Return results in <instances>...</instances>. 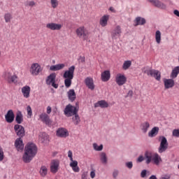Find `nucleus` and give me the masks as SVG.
<instances>
[{
	"instance_id": "1",
	"label": "nucleus",
	"mask_w": 179,
	"mask_h": 179,
	"mask_svg": "<svg viewBox=\"0 0 179 179\" xmlns=\"http://www.w3.org/2000/svg\"><path fill=\"white\" fill-rule=\"evenodd\" d=\"M37 155V146L33 143H28L24 148L22 156L24 163H30Z\"/></svg>"
},
{
	"instance_id": "2",
	"label": "nucleus",
	"mask_w": 179,
	"mask_h": 179,
	"mask_svg": "<svg viewBox=\"0 0 179 179\" xmlns=\"http://www.w3.org/2000/svg\"><path fill=\"white\" fill-rule=\"evenodd\" d=\"M76 33L79 38H82L84 41L87 40V38H89V35L90 34L89 30L85 27H78L76 30Z\"/></svg>"
},
{
	"instance_id": "3",
	"label": "nucleus",
	"mask_w": 179,
	"mask_h": 179,
	"mask_svg": "<svg viewBox=\"0 0 179 179\" xmlns=\"http://www.w3.org/2000/svg\"><path fill=\"white\" fill-rule=\"evenodd\" d=\"M68 157L70 159L71 162L69 166L71 167L73 171H74V173H79V171H80V168L78 166V161L73 160V154L71 150H69Z\"/></svg>"
},
{
	"instance_id": "4",
	"label": "nucleus",
	"mask_w": 179,
	"mask_h": 179,
	"mask_svg": "<svg viewBox=\"0 0 179 179\" xmlns=\"http://www.w3.org/2000/svg\"><path fill=\"white\" fill-rule=\"evenodd\" d=\"M160 144L158 148L159 153H164L167 149H169V142H167V138L163 136L159 137Z\"/></svg>"
},
{
	"instance_id": "5",
	"label": "nucleus",
	"mask_w": 179,
	"mask_h": 179,
	"mask_svg": "<svg viewBox=\"0 0 179 179\" xmlns=\"http://www.w3.org/2000/svg\"><path fill=\"white\" fill-rule=\"evenodd\" d=\"M78 111L79 110L76 108V106L69 104L66 106L64 113L66 117H72L73 115H75V114H78Z\"/></svg>"
},
{
	"instance_id": "6",
	"label": "nucleus",
	"mask_w": 179,
	"mask_h": 179,
	"mask_svg": "<svg viewBox=\"0 0 179 179\" xmlns=\"http://www.w3.org/2000/svg\"><path fill=\"white\" fill-rule=\"evenodd\" d=\"M57 79V74L55 73H50L46 78V85L54 87L55 89H58V84L55 83V80Z\"/></svg>"
},
{
	"instance_id": "7",
	"label": "nucleus",
	"mask_w": 179,
	"mask_h": 179,
	"mask_svg": "<svg viewBox=\"0 0 179 179\" xmlns=\"http://www.w3.org/2000/svg\"><path fill=\"white\" fill-rule=\"evenodd\" d=\"M122 34V29L120 25H117L116 27H115V28L110 32L112 40H117V38H120Z\"/></svg>"
},
{
	"instance_id": "8",
	"label": "nucleus",
	"mask_w": 179,
	"mask_h": 179,
	"mask_svg": "<svg viewBox=\"0 0 179 179\" xmlns=\"http://www.w3.org/2000/svg\"><path fill=\"white\" fill-rule=\"evenodd\" d=\"M42 71L43 69H41V66H40L38 63H33L31 65L29 72L33 76H37Z\"/></svg>"
},
{
	"instance_id": "9",
	"label": "nucleus",
	"mask_w": 179,
	"mask_h": 179,
	"mask_svg": "<svg viewBox=\"0 0 179 179\" xmlns=\"http://www.w3.org/2000/svg\"><path fill=\"white\" fill-rule=\"evenodd\" d=\"M3 76L8 83H17V76L16 75L12 76V73L9 71H6Z\"/></svg>"
},
{
	"instance_id": "10",
	"label": "nucleus",
	"mask_w": 179,
	"mask_h": 179,
	"mask_svg": "<svg viewBox=\"0 0 179 179\" xmlns=\"http://www.w3.org/2000/svg\"><path fill=\"white\" fill-rule=\"evenodd\" d=\"M145 73H146L148 76H152L156 79V80H160L162 79V76L160 74V72L157 70L155 69H150V70H146L144 71Z\"/></svg>"
},
{
	"instance_id": "11",
	"label": "nucleus",
	"mask_w": 179,
	"mask_h": 179,
	"mask_svg": "<svg viewBox=\"0 0 179 179\" xmlns=\"http://www.w3.org/2000/svg\"><path fill=\"white\" fill-rule=\"evenodd\" d=\"M115 82L118 86H122L127 83V77L122 73H117L115 76Z\"/></svg>"
},
{
	"instance_id": "12",
	"label": "nucleus",
	"mask_w": 179,
	"mask_h": 179,
	"mask_svg": "<svg viewBox=\"0 0 179 179\" xmlns=\"http://www.w3.org/2000/svg\"><path fill=\"white\" fill-rule=\"evenodd\" d=\"M73 73H75V66H71L64 71L63 78L64 79H73Z\"/></svg>"
},
{
	"instance_id": "13",
	"label": "nucleus",
	"mask_w": 179,
	"mask_h": 179,
	"mask_svg": "<svg viewBox=\"0 0 179 179\" xmlns=\"http://www.w3.org/2000/svg\"><path fill=\"white\" fill-rule=\"evenodd\" d=\"M59 169V160L52 159L50 163V171L53 174H55L58 173Z\"/></svg>"
},
{
	"instance_id": "14",
	"label": "nucleus",
	"mask_w": 179,
	"mask_h": 179,
	"mask_svg": "<svg viewBox=\"0 0 179 179\" xmlns=\"http://www.w3.org/2000/svg\"><path fill=\"white\" fill-rule=\"evenodd\" d=\"M56 135L59 138H66L69 136V132H68V129L64 127H60L57 130Z\"/></svg>"
},
{
	"instance_id": "15",
	"label": "nucleus",
	"mask_w": 179,
	"mask_h": 179,
	"mask_svg": "<svg viewBox=\"0 0 179 179\" xmlns=\"http://www.w3.org/2000/svg\"><path fill=\"white\" fill-rule=\"evenodd\" d=\"M39 118L43 124H45V125H51L52 121H51V119H50V116L45 113H43L41 115H39Z\"/></svg>"
},
{
	"instance_id": "16",
	"label": "nucleus",
	"mask_w": 179,
	"mask_h": 179,
	"mask_svg": "<svg viewBox=\"0 0 179 179\" xmlns=\"http://www.w3.org/2000/svg\"><path fill=\"white\" fill-rule=\"evenodd\" d=\"M14 131L16 132L17 136L19 138H23L24 136V127L20 124H15L14 126Z\"/></svg>"
},
{
	"instance_id": "17",
	"label": "nucleus",
	"mask_w": 179,
	"mask_h": 179,
	"mask_svg": "<svg viewBox=\"0 0 179 179\" xmlns=\"http://www.w3.org/2000/svg\"><path fill=\"white\" fill-rule=\"evenodd\" d=\"M5 120L8 124H12L15 121V113H13V110H8L7 113L5 115Z\"/></svg>"
},
{
	"instance_id": "18",
	"label": "nucleus",
	"mask_w": 179,
	"mask_h": 179,
	"mask_svg": "<svg viewBox=\"0 0 179 179\" xmlns=\"http://www.w3.org/2000/svg\"><path fill=\"white\" fill-rule=\"evenodd\" d=\"M46 28L50 30H61L62 29V24L50 22L46 24Z\"/></svg>"
},
{
	"instance_id": "19",
	"label": "nucleus",
	"mask_w": 179,
	"mask_h": 179,
	"mask_svg": "<svg viewBox=\"0 0 179 179\" xmlns=\"http://www.w3.org/2000/svg\"><path fill=\"white\" fill-rule=\"evenodd\" d=\"M15 146L18 152L24 149V145L23 144V140H22V138L20 137L15 140Z\"/></svg>"
},
{
	"instance_id": "20",
	"label": "nucleus",
	"mask_w": 179,
	"mask_h": 179,
	"mask_svg": "<svg viewBox=\"0 0 179 179\" xmlns=\"http://www.w3.org/2000/svg\"><path fill=\"white\" fill-rule=\"evenodd\" d=\"M110 20L109 15H103L99 20V24L101 27H106L108 24V20Z\"/></svg>"
},
{
	"instance_id": "21",
	"label": "nucleus",
	"mask_w": 179,
	"mask_h": 179,
	"mask_svg": "<svg viewBox=\"0 0 179 179\" xmlns=\"http://www.w3.org/2000/svg\"><path fill=\"white\" fill-rule=\"evenodd\" d=\"M110 78H111V74L108 70L104 71L101 74V79L102 82H108V80H110Z\"/></svg>"
},
{
	"instance_id": "22",
	"label": "nucleus",
	"mask_w": 179,
	"mask_h": 179,
	"mask_svg": "<svg viewBox=\"0 0 179 179\" xmlns=\"http://www.w3.org/2000/svg\"><path fill=\"white\" fill-rule=\"evenodd\" d=\"M85 83L90 90H94V83L93 78L88 77L85 78Z\"/></svg>"
},
{
	"instance_id": "23",
	"label": "nucleus",
	"mask_w": 179,
	"mask_h": 179,
	"mask_svg": "<svg viewBox=\"0 0 179 179\" xmlns=\"http://www.w3.org/2000/svg\"><path fill=\"white\" fill-rule=\"evenodd\" d=\"M99 160L102 164H107L108 163V157L105 152H101L99 153Z\"/></svg>"
},
{
	"instance_id": "24",
	"label": "nucleus",
	"mask_w": 179,
	"mask_h": 179,
	"mask_svg": "<svg viewBox=\"0 0 179 179\" xmlns=\"http://www.w3.org/2000/svg\"><path fill=\"white\" fill-rule=\"evenodd\" d=\"M30 90L31 88L29 85H25L22 88L21 92L25 99H29V97H30Z\"/></svg>"
},
{
	"instance_id": "25",
	"label": "nucleus",
	"mask_w": 179,
	"mask_h": 179,
	"mask_svg": "<svg viewBox=\"0 0 179 179\" xmlns=\"http://www.w3.org/2000/svg\"><path fill=\"white\" fill-rule=\"evenodd\" d=\"M134 26H143L146 24V20L142 17H137L134 20Z\"/></svg>"
},
{
	"instance_id": "26",
	"label": "nucleus",
	"mask_w": 179,
	"mask_h": 179,
	"mask_svg": "<svg viewBox=\"0 0 179 179\" xmlns=\"http://www.w3.org/2000/svg\"><path fill=\"white\" fill-rule=\"evenodd\" d=\"M64 68H65V64H58L50 66V71L55 72L57 71H61V69H64Z\"/></svg>"
},
{
	"instance_id": "27",
	"label": "nucleus",
	"mask_w": 179,
	"mask_h": 179,
	"mask_svg": "<svg viewBox=\"0 0 179 179\" xmlns=\"http://www.w3.org/2000/svg\"><path fill=\"white\" fill-rule=\"evenodd\" d=\"M164 85L165 89H171V87H173L174 86V80L164 79Z\"/></svg>"
},
{
	"instance_id": "28",
	"label": "nucleus",
	"mask_w": 179,
	"mask_h": 179,
	"mask_svg": "<svg viewBox=\"0 0 179 179\" xmlns=\"http://www.w3.org/2000/svg\"><path fill=\"white\" fill-rule=\"evenodd\" d=\"M67 96L69 97V100H70V101L71 102L75 101V100H76V93H75V90L73 89L69 90L68 91Z\"/></svg>"
},
{
	"instance_id": "29",
	"label": "nucleus",
	"mask_w": 179,
	"mask_h": 179,
	"mask_svg": "<svg viewBox=\"0 0 179 179\" xmlns=\"http://www.w3.org/2000/svg\"><path fill=\"white\" fill-rule=\"evenodd\" d=\"M141 129L143 134H146L148 131H149V128H150V123L149 122H143L141 123Z\"/></svg>"
},
{
	"instance_id": "30",
	"label": "nucleus",
	"mask_w": 179,
	"mask_h": 179,
	"mask_svg": "<svg viewBox=\"0 0 179 179\" xmlns=\"http://www.w3.org/2000/svg\"><path fill=\"white\" fill-rule=\"evenodd\" d=\"M94 107H101V108H108V103L105 100L99 101L97 103L94 104Z\"/></svg>"
},
{
	"instance_id": "31",
	"label": "nucleus",
	"mask_w": 179,
	"mask_h": 179,
	"mask_svg": "<svg viewBox=\"0 0 179 179\" xmlns=\"http://www.w3.org/2000/svg\"><path fill=\"white\" fill-rule=\"evenodd\" d=\"M152 162H154V164L159 166L160 163H162V157L159 154L155 153L152 155Z\"/></svg>"
},
{
	"instance_id": "32",
	"label": "nucleus",
	"mask_w": 179,
	"mask_h": 179,
	"mask_svg": "<svg viewBox=\"0 0 179 179\" xmlns=\"http://www.w3.org/2000/svg\"><path fill=\"white\" fill-rule=\"evenodd\" d=\"M157 134H159V127H155L148 132V136L149 138H155Z\"/></svg>"
},
{
	"instance_id": "33",
	"label": "nucleus",
	"mask_w": 179,
	"mask_h": 179,
	"mask_svg": "<svg viewBox=\"0 0 179 179\" xmlns=\"http://www.w3.org/2000/svg\"><path fill=\"white\" fill-rule=\"evenodd\" d=\"M144 156H145V158L146 159V161H145L146 164H150L153 159V155H152V152L147 151L145 152Z\"/></svg>"
},
{
	"instance_id": "34",
	"label": "nucleus",
	"mask_w": 179,
	"mask_h": 179,
	"mask_svg": "<svg viewBox=\"0 0 179 179\" xmlns=\"http://www.w3.org/2000/svg\"><path fill=\"white\" fill-rule=\"evenodd\" d=\"M17 124H22L23 122V114L21 111H17L15 117Z\"/></svg>"
},
{
	"instance_id": "35",
	"label": "nucleus",
	"mask_w": 179,
	"mask_h": 179,
	"mask_svg": "<svg viewBox=\"0 0 179 179\" xmlns=\"http://www.w3.org/2000/svg\"><path fill=\"white\" fill-rule=\"evenodd\" d=\"M178 73H179V66H176L173 70L172 72L171 73V79H176V78H177V76H178Z\"/></svg>"
},
{
	"instance_id": "36",
	"label": "nucleus",
	"mask_w": 179,
	"mask_h": 179,
	"mask_svg": "<svg viewBox=\"0 0 179 179\" xmlns=\"http://www.w3.org/2000/svg\"><path fill=\"white\" fill-rule=\"evenodd\" d=\"M154 6H155L156 8H159V9H166L167 8V6L164 4V3L159 0H157Z\"/></svg>"
},
{
	"instance_id": "37",
	"label": "nucleus",
	"mask_w": 179,
	"mask_h": 179,
	"mask_svg": "<svg viewBox=\"0 0 179 179\" xmlns=\"http://www.w3.org/2000/svg\"><path fill=\"white\" fill-rule=\"evenodd\" d=\"M155 41L157 44H160L162 43V32L159 30L155 32Z\"/></svg>"
},
{
	"instance_id": "38",
	"label": "nucleus",
	"mask_w": 179,
	"mask_h": 179,
	"mask_svg": "<svg viewBox=\"0 0 179 179\" xmlns=\"http://www.w3.org/2000/svg\"><path fill=\"white\" fill-rule=\"evenodd\" d=\"M72 121L74 125H79V124H80V117H79L78 113H76L72 117Z\"/></svg>"
},
{
	"instance_id": "39",
	"label": "nucleus",
	"mask_w": 179,
	"mask_h": 179,
	"mask_svg": "<svg viewBox=\"0 0 179 179\" xmlns=\"http://www.w3.org/2000/svg\"><path fill=\"white\" fill-rule=\"evenodd\" d=\"M39 173L41 177H45V176H47V173H48V169H47V166H42L41 167Z\"/></svg>"
},
{
	"instance_id": "40",
	"label": "nucleus",
	"mask_w": 179,
	"mask_h": 179,
	"mask_svg": "<svg viewBox=\"0 0 179 179\" xmlns=\"http://www.w3.org/2000/svg\"><path fill=\"white\" fill-rule=\"evenodd\" d=\"M131 65H132V62L130 60L124 61L122 65V69H124V71H127V69H129Z\"/></svg>"
},
{
	"instance_id": "41",
	"label": "nucleus",
	"mask_w": 179,
	"mask_h": 179,
	"mask_svg": "<svg viewBox=\"0 0 179 179\" xmlns=\"http://www.w3.org/2000/svg\"><path fill=\"white\" fill-rule=\"evenodd\" d=\"M39 139L42 143H44V142L48 140V135L46 133H42L39 136Z\"/></svg>"
},
{
	"instance_id": "42",
	"label": "nucleus",
	"mask_w": 179,
	"mask_h": 179,
	"mask_svg": "<svg viewBox=\"0 0 179 179\" xmlns=\"http://www.w3.org/2000/svg\"><path fill=\"white\" fill-rule=\"evenodd\" d=\"M94 150H96V152H101L103 150V144H101L99 145L97 143H94L92 144Z\"/></svg>"
},
{
	"instance_id": "43",
	"label": "nucleus",
	"mask_w": 179,
	"mask_h": 179,
	"mask_svg": "<svg viewBox=\"0 0 179 179\" xmlns=\"http://www.w3.org/2000/svg\"><path fill=\"white\" fill-rule=\"evenodd\" d=\"M64 85L66 87H71V85H72V79L65 78Z\"/></svg>"
},
{
	"instance_id": "44",
	"label": "nucleus",
	"mask_w": 179,
	"mask_h": 179,
	"mask_svg": "<svg viewBox=\"0 0 179 179\" xmlns=\"http://www.w3.org/2000/svg\"><path fill=\"white\" fill-rule=\"evenodd\" d=\"M50 3L52 5V8H53V9H55V8L58 7L59 1L58 0H50Z\"/></svg>"
},
{
	"instance_id": "45",
	"label": "nucleus",
	"mask_w": 179,
	"mask_h": 179,
	"mask_svg": "<svg viewBox=\"0 0 179 179\" xmlns=\"http://www.w3.org/2000/svg\"><path fill=\"white\" fill-rule=\"evenodd\" d=\"M4 19L6 23H9V22H10V20L12 19V15L10 13H7L5 15Z\"/></svg>"
},
{
	"instance_id": "46",
	"label": "nucleus",
	"mask_w": 179,
	"mask_h": 179,
	"mask_svg": "<svg viewBox=\"0 0 179 179\" xmlns=\"http://www.w3.org/2000/svg\"><path fill=\"white\" fill-rule=\"evenodd\" d=\"M148 174H149V171H148L146 169L143 170L141 173V178H146Z\"/></svg>"
},
{
	"instance_id": "47",
	"label": "nucleus",
	"mask_w": 179,
	"mask_h": 179,
	"mask_svg": "<svg viewBox=\"0 0 179 179\" xmlns=\"http://www.w3.org/2000/svg\"><path fill=\"white\" fill-rule=\"evenodd\" d=\"M27 113L29 117H31V115H33V110H31V107L30 106H28L27 107Z\"/></svg>"
},
{
	"instance_id": "48",
	"label": "nucleus",
	"mask_w": 179,
	"mask_h": 179,
	"mask_svg": "<svg viewBox=\"0 0 179 179\" xmlns=\"http://www.w3.org/2000/svg\"><path fill=\"white\" fill-rule=\"evenodd\" d=\"M172 134H173V136H176V138H179V129H173Z\"/></svg>"
},
{
	"instance_id": "49",
	"label": "nucleus",
	"mask_w": 179,
	"mask_h": 179,
	"mask_svg": "<svg viewBox=\"0 0 179 179\" xmlns=\"http://www.w3.org/2000/svg\"><path fill=\"white\" fill-rule=\"evenodd\" d=\"M125 166L126 167H127V169H129V170H131V169L134 167V164L132 163V162H128L125 163Z\"/></svg>"
},
{
	"instance_id": "50",
	"label": "nucleus",
	"mask_w": 179,
	"mask_h": 179,
	"mask_svg": "<svg viewBox=\"0 0 179 179\" xmlns=\"http://www.w3.org/2000/svg\"><path fill=\"white\" fill-rule=\"evenodd\" d=\"M3 157H5V156L3 155V150L1 148V147H0V162H2V160H3Z\"/></svg>"
},
{
	"instance_id": "51",
	"label": "nucleus",
	"mask_w": 179,
	"mask_h": 179,
	"mask_svg": "<svg viewBox=\"0 0 179 179\" xmlns=\"http://www.w3.org/2000/svg\"><path fill=\"white\" fill-rule=\"evenodd\" d=\"M143 160H145V157H143V156L140 155L138 159H137V162L138 163H142V162H143Z\"/></svg>"
},
{
	"instance_id": "52",
	"label": "nucleus",
	"mask_w": 179,
	"mask_h": 179,
	"mask_svg": "<svg viewBox=\"0 0 179 179\" xmlns=\"http://www.w3.org/2000/svg\"><path fill=\"white\" fill-rule=\"evenodd\" d=\"M81 179H87V172L85 171L81 175Z\"/></svg>"
},
{
	"instance_id": "53",
	"label": "nucleus",
	"mask_w": 179,
	"mask_h": 179,
	"mask_svg": "<svg viewBox=\"0 0 179 179\" xmlns=\"http://www.w3.org/2000/svg\"><path fill=\"white\" fill-rule=\"evenodd\" d=\"M52 111V108H51V106H48L46 108V114H51V112Z\"/></svg>"
},
{
	"instance_id": "54",
	"label": "nucleus",
	"mask_w": 179,
	"mask_h": 179,
	"mask_svg": "<svg viewBox=\"0 0 179 179\" xmlns=\"http://www.w3.org/2000/svg\"><path fill=\"white\" fill-rule=\"evenodd\" d=\"M90 177L91 178H94V177H96V171H92L90 172Z\"/></svg>"
},
{
	"instance_id": "55",
	"label": "nucleus",
	"mask_w": 179,
	"mask_h": 179,
	"mask_svg": "<svg viewBox=\"0 0 179 179\" xmlns=\"http://www.w3.org/2000/svg\"><path fill=\"white\" fill-rule=\"evenodd\" d=\"M118 171H114L113 173V178H117V177H118Z\"/></svg>"
},
{
	"instance_id": "56",
	"label": "nucleus",
	"mask_w": 179,
	"mask_h": 179,
	"mask_svg": "<svg viewBox=\"0 0 179 179\" xmlns=\"http://www.w3.org/2000/svg\"><path fill=\"white\" fill-rule=\"evenodd\" d=\"M148 2H150V3H152V5H155L157 0H147Z\"/></svg>"
},
{
	"instance_id": "57",
	"label": "nucleus",
	"mask_w": 179,
	"mask_h": 179,
	"mask_svg": "<svg viewBox=\"0 0 179 179\" xmlns=\"http://www.w3.org/2000/svg\"><path fill=\"white\" fill-rule=\"evenodd\" d=\"M173 14H174L176 16H178V17H179V10H173Z\"/></svg>"
},
{
	"instance_id": "58",
	"label": "nucleus",
	"mask_w": 179,
	"mask_h": 179,
	"mask_svg": "<svg viewBox=\"0 0 179 179\" xmlns=\"http://www.w3.org/2000/svg\"><path fill=\"white\" fill-rule=\"evenodd\" d=\"M127 96L132 97V96H134V92H132V90H129L127 94Z\"/></svg>"
},
{
	"instance_id": "59",
	"label": "nucleus",
	"mask_w": 179,
	"mask_h": 179,
	"mask_svg": "<svg viewBox=\"0 0 179 179\" xmlns=\"http://www.w3.org/2000/svg\"><path fill=\"white\" fill-rule=\"evenodd\" d=\"M28 5H29V6H34L35 3H34V1H29Z\"/></svg>"
},
{
	"instance_id": "60",
	"label": "nucleus",
	"mask_w": 179,
	"mask_h": 179,
	"mask_svg": "<svg viewBox=\"0 0 179 179\" xmlns=\"http://www.w3.org/2000/svg\"><path fill=\"white\" fill-rule=\"evenodd\" d=\"M148 179H157V177L155 175H152Z\"/></svg>"
},
{
	"instance_id": "61",
	"label": "nucleus",
	"mask_w": 179,
	"mask_h": 179,
	"mask_svg": "<svg viewBox=\"0 0 179 179\" xmlns=\"http://www.w3.org/2000/svg\"><path fill=\"white\" fill-rule=\"evenodd\" d=\"M162 179H170V176L166 175L162 177Z\"/></svg>"
},
{
	"instance_id": "62",
	"label": "nucleus",
	"mask_w": 179,
	"mask_h": 179,
	"mask_svg": "<svg viewBox=\"0 0 179 179\" xmlns=\"http://www.w3.org/2000/svg\"><path fill=\"white\" fill-rule=\"evenodd\" d=\"M81 62H85V57H80Z\"/></svg>"
},
{
	"instance_id": "63",
	"label": "nucleus",
	"mask_w": 179,
	"mask_h": 179,
	"mask_svg": "<svg viewBox=\"0 0 179 179\" xmlns=\"http://www.w3.org/2000/svg\"><path fill=\"white\" fill-rule=\"evenodd\" d=\"M110 10H111V12H114V8L113 7H110Z\"/></svg>"
},
{
	"instance_id": "64",
	"label": "nucleus",
	"mask_w": 179,
	"mask_h": 179,
	"mask_svg": "<svg viewBox=\"0 0 179 179\" xmlns=\"http://www.w3.org/2000/svg\"><path fill=\"white\" fill-rule=\"evenodd\" d=\"M0 55H1V50H0Z\"/></svg>"
}]
</instances>
